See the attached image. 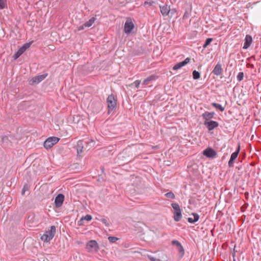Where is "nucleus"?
I'll use <instances>...</instances> for the list:
<instances>
[{
    "instance_id": "nucleus-2",
    "label": "nucleus",
    "mask_w": 261,
    "mask_h": 261,
    "mask_svg": "<svg viewBox=\"0 0 261 261\" xmlns=\"http://www.w3.org/2000/svg\"><path fill=\"white\" fill-rule=\"evenodd\" d=\"M171 206L173 209L174 220L176 222H178L180 220L182 217L181 210L180 208L179 204L177 203H172Z\"/></svg>"
},
{
    "instance_id": "nucleus-9",
    "label": "nucleus",
    "mask_w": 261,
    "mask_h": 261,
    "mask_svg": "<svg viewBox=\"0 0 261 261\" xmlns=\"http://www.w3.org/2000/svg\"><path fill=\"white\" fill-rule=\"evenodd\" d=\"M204 124L206 126L208 130H212L219 126V123L215 121L210 120L209 121H204Z\"/></svg>"
},
{
    "instance_id": "nucleus-7",
    "label": "nucleus",
    "mask_w": 261,
    "mask_h": 261,
    "mask_svg": "<svg viewBox=\"0 0 261 261\" xmlns=\"http://www.w3.org/2000/svg\"><path fill=\"white\" fill-rule=\"evenodd\" d=\"M64 195L62 194H58L55 199V206L57 208L60 207L64 202Z\"/></svg>"
},
{
    "instance_id": "nucleus-4",
    "label": "nucleus",
    "mask_w": 261,
    "mask_h": 261,
    "mask_svg": "<svg viewBox=\"0 0 261 261\" xmlns=\"http://www.w3.org/2000/svg\"><path fill=\"white\" fill-rule=\"evenodd\" d=\"M59 140L58 137H51L47 138L44 142V147L46 149L50 148L55 144L57 143Z\"/></svg>"
},
{
    "instance_id": "nucleus-28",
    "label": "nucleus",
    "mask_w": 261,
    "mask_h": 261,
    "mask_svg": "<svg viewBox=\"0 0 261 261\" xmlns=\"http://www.w3.org/2000/svg\"><path fill=\"white\" fill-rule=\"evenodd\" d=\"M177 248H178V252L181 254V256H183L184 254H185V250H184V249L183 247L181 245L180 246H179Z\"/></svg>"
},
{
    "instance_id": "nucleus-24",
    "label": "nucleus",
    "mask_w": 261,
    "mask_h": 261,
    "mask_svg": "<svg viewBox=\"0 0 261 261\" xmlns=\"http://www.w3.org/2000/svg\"><path fill=\"white\" fill-rule=\"evenodd\" d=\"M165 196L171 199H174L175 198V195L174 193L172 192H169L165 194Z\"/></svg>"
},
{
    "instance_id": "nucleus-30",
    "label": "nucleus",
    "mask_w": 261,
    "mask_h": 261,
    "mask_svg": "<svg viewBox=\"0 0 261 261\" xmlns=\"http://www.w3.org/2000/svg\"><path fill=\"white\" fill-rule=\"evenodd\" d=\"M90 141L85 142V143H87L90 147H93L94 145V141L92 139H89Z\"/></svg>"
},
{
    "instance_id": "nucleus-25",
    "label": "nucleus",
    "mask_w": 261,
    "mask_h": 261,
    "mask_svg": "<svg viewBox=\"0 0 261 261\" xmlns=\"http://www.w3.org/2000/svg\"><path fill=\"white\" fill-rule=\"evenodd\" d=\"M243 78H244V73L243 72H239V73L237 76V80L239 82H241L243 80Z\"/></svg>"
},
{
    "instance_id": "nucleus-36",
    "label": "nucleus",
    "mask_w": 261,
    "mask_h": 261,
    "mask_svg": "<svg viewBox=\"0 0 261 261\" xmlns=\"http://www.w3.org/2000/svg\"><path fill=\"white\" fill-rule=\"evenodd\" d=\"M134 84L137 88H138L140 84V81L139 80H137L134 82Z\"/></svg>"
},
{
    "instance_id": "nucleus-16",
    "label": "nucleus",
    "mask_w": 261,
    "mask_h": 261,
    "mask_svg": "<svg viewBox=\"0 0 261 261\" xmlns=\"http://www.w3.org/2000/svg\"><path fill=\"white\" fill-rule=\"evenodd\" d=\"M192 216H193L194 218L189 217L188 218V221L190 223H194L198 221L199 219V216L198 214L192 213L191 214Z\"/></svg>"
},
{
    "instance_id": "nucleus-26",
    "label": "nucleus",
    "mask_w": 261,
    "mask_h": 261,
    "mask_svg": "<svg viewBox=\"0 0 261 261\" xmlns=\"http://www.w3.org/2000/svg\"><path fill=\"white\" fill-rule=\"evenodd\" d=\"M118 239H119L118 238L115 237L110 236V237H108V240L111 243H115L116 241L118 240Z\"/></svg>"
},
{
    "instance_id": "nucleus-6",
    "label": "nucleus",
    "mask_w": 261,
    "mask_h": 261,
    "mask_svg": "<svg viewBox=\"0 0 261 261\" xmlns=\"http://www.w3.org/2000/svg\"><path fill=\"white\" fill-rule=\"evenodd\" d=\"M47 74H43L42 75H39L36 76L34 77H33L30 81V84H37L42 81L46 76Z\"/></svg>"
},
{
    "instance_id": "nucleus-34",
    "label": "nucleus",
    "mask_w": 261,
    "mask_h": 261,
    "mask_svg": "<svg viewBox=\"0 0 261 261\" xmlns=\"http://www.w3.org/2000/svg\"><path fill=\"white\" fill-rule=\"evenodd\" d=\"M101 221L106 225L107 226H110V223L108 221V220L106 219H102Z\"/></svg>"
},
{
    "instance_id": "nucleus-22",
    "label": "nucleus",
    "mask_w": 261,
    "mask_h": 261,
    "mask_svg": "<svg viewBox=\"0 0 261 261\" xmlns=\"http://www.w3.org/2000/svg\"><path fill=\"white\" fill-rule=\"evenodd\" d=\"M183 66H184V65L183 64L182 62L177 63L173 66V70H177Z\"/></svg>"
},
{
    "instance_id": "nucleus-20",
    "label": "nucleus",
    "mask_w": 261,
    "mask_h": 261,
    "mask_svg": "<svg viewBox=\"0 0 261 261\" xmlns=\"http://www.w3.org/2000/svg\"><path fill=\"white\" fill-rule=\"evenodd\" d=\"M212 105L215 108L219 109L221 112H223L224 111V108L219 103L213 102L212 103Z\"/></svg>"
},
{
    "instance_id": "nucleus-21",
    "label": "nucleus",
    "mask_w": 261,
    "mask_h": 261,
    "mask_svg": "<svg viewBox=\"0 0 261 261\" xmlns=\"http://www.w3.org/2000/svg\"><path fill=\"white\" fill-rule=\"evenodd\" d=\"M7 8V1L0 0V10L4 9Z\"/></svg>"
},
{
    "instance_id": "nucleus-38",
    "label": "nucleus",
    "mask_w": 261,
    "mask_h": 261,
    "mask_svg": "<svg viewBox=\"0 0 261 261\" xmlns=\"http://www.w3.org/2000/svg\"><path fill=\"white\" fill-rule=\"evenodd\" d=\"M84 220L83 219V218H82L77 222V224L79 225H84Z\"/></svg>"
},
{
    "instance_id": "nucleus-27",
    "label": "nucleus",
    "mask_w": 261,
    "mask_h": 261,
    "mask_svg": "<svg viewBox=\"0 0 261 261\" xmlns=\"http://www.w3.org/2000/svg\"><path fill=\"white\" fill-rule=\"evenodd\" d=\"M213 40V39L212 38H207L205 42V43L203 44V48H206L210 43L211 42H212V41Z\"/></svg>"
},
{
    "instance_id": "nucleus-23",
    "label": "nucleus",
    "mask_w": 261,
    "mask_h": 261,
    "mask_svg": "<svg viewBox=\"0 0 261 261\" xmlns=\"http://www.w3.org/2000/svg\"><path fill=\"white\" fill-rule=\"evenodd\" d=\"M200 74L198 71L195 70L193 71V77L194 80L199 79L200 78Z\"/></svg>"
},
{
    "instance_id": "nucleus-11",
    "label": "nucleus",
    "mask_w": 261,
    "mask_h": 261,
    "mask_svg": "<svg viewBox=\"0 0 261 261\" xmlns=\"http://www.w3.org/2000/svg\"><path fill=\"white\" fill-rule=\"evenodd\" d=\"M240 150V147H238V150L236 151L235 152H233L230 156V159L229 161H228V166L230 167H232L233 166V163L234 161L237 158L239 152Z\"/></svg>"
},
{
    "instance_id": "nucleus-33",
    "label": "nucleus",
    "mask_w": 261,
    "mask_h": 261,
    "mask_svg": "<svg viewBox=\"0 0 261 261\" xmlns=\"http://www.w3.org/2000/svg\"><path fill=\"white\" fill-rule=\"evenodd\" d=\"M148 258L150 261H161L160 259L156 258L150 255L148 256Z\"/></svg>"
},
{
    "instance_id": "nucleus-29",
    "label": "nucleus",
    "mask_w": 261,
    "mask_h": 261,
    "mask_svg": "<svg viewBox=\"0 0 261 261\" xmlns=\"http://www.w3.org/2000/svg\"><path fill=\"white\" fill-rule=\"evenodd\" d=\"M31 44H32V42L26 43L24 44L21 47L22 48H23L24 51H25L28 48H29L30 47Z\"/></svg>"
},
{
    "instance_id": "nucleus-10",
    "label": "nucleus",
    "mask_w": 261,
    "mask_h": 261,
    "mask_svg": "<svg viewBox=\"0 0 261 261\" xmlns=\"http://www.w3.org/2000/svg\"><path fill=\"white\" fill-rule=\"evenodd\" d=\"M222 72L223 69L222 68L221 64L219 62L214 67L213 70L212 71V73L217 76H220L222 74Z\"/></svg>"
},
{
    "instance_id": "nucleus-32",
    "label": "nucleus",
    "mask_w": 261,
    "mask_h": 261,
    "mask_svg": "<svg viewBox=\"0 0 261 261\" xmlns=\"http://www.w3.org/2000/svg\"><path fill=\"white\" fill-rule=\"evenodd\" d=\"M172 244L173 245H175V246H177V247L181 245L180 244V243L179 241H177V240H173L172 241Z\"/></svg>"
},
{
    "instance_id": "nucleus-14",
    "label": "nucleus",
    "mask_w": 261,
    "mask_h": 261,
    "mask_svg": "<svg viewBox=\"0 0 261 261\" xmlns=\"http://www.w3.org/2000/svg\"><path fill=\"white\" fill-rule=\"evenodd\" d=\"M215 113L214 112H205L202 114L203 118L204 119V121H209L210 119L213 118Z\"/></svg>"
},
{
    "instance_id": "nucleus-3",
    "label": "nucleus",
    "mask_w": 261,
    "mask_h": 261,
    "mask_svg": "<svg viewBox=\"0 0 261 261\" xmlns=\"http://www.w3.org/2000/svg\"><path fill=\"white\" fill-rule=\"evenodd\" d=\"M107 102L108 107V113L110 114L116 107L117 99L115 98L113 94L110 95L107 99Z\"/></svg>"
},
{
    "instance_id": "nucleus-19",
    "label": "nucleus",
    "mask_w": 261,
    "mask_h": 261,
    "mask_svg": "<svg viewBox=\"0 0 261 261\" xmlns=\"http://www.w3.org/2000/svg\"><path fill=\"white\" fill-rule=\"evenodd\" d=\"M155 80V76L154 75H151L145 79L143 82L144 85H148L150 81Z\"/></svg>"
},
{
    "instance_id": "nucleus-15",
    "label": "nucleus",
    "mask_w": 261,
    "mask_h": 261,
    "mask_svg": "<svg viewBox=\"0 0 261 261\" xmlns=\"http://www.w3.org/2000/svg\"><path fill=\"white\" fill-rule=\"evenodd\" d=\"M252 42V37L250 35H247L245 38V42L243 48L244 49H247L250 46Z\"/></svg>"
},
{
    "instance_id": "nucleus-37",
    "label": "nucleus",
    "mask_w": 261,
    "mask_h": 261,
    "mask_svg": "<svg viewBox=\"0 0 261 261\" xmlns=\"http://www.w3.org/2000/svg\"><path fill=\"white\" fill-rule=\"evenodd\" d=\"M21 55L17 51L14 55V58L15 59L18 58Z\"/></svg>"
},
{
    "instance_id": "nucleus-12",
    "label": "nucleus",
    "mask_w": 261,
    "mask_h": 261,
    "mask_svg": "<svg viewBox=\"0 0 261 261\" xmlns=\"http://www.w3.org/2000/svg\"><path fill=\"white\" fill-rule=\"evenodd\" d=\"M203 153L208 158H214L216 155V151L211 148L204 150Z\"/></svg>"
},
{
    "instance_id": "nucleus-8",
    "label": "nucleus",
    "mask_w": 261,
    "mask_h": 261,
    "mask_svg": "<svg viewBox=\"0 0 261 261\" xmlns=\"http://www.w3.org/2000/svg\"><path fill=\"white\" fill-rule=\"evenodd\" d=\"M134 28V25L130 19H127L124 24V31L125 33L129 34Z\"/></svg>"
},
{
    "instance_id": "nucleus-1",
    "label": "nucleus",
    "mask_w": 261,
    "mask_h": 261,
    "mask_svg": "<svg viewBox=\"0 0 261 261\" xmlns=\"http://www.w3.org/2000/svg\"><path fill=\"white\" fill-rule=\"evenodd\" d=\"M56 228L55 226H51L50 229L45 231V232L41 237L42 241L46 242L50 241L54 237Z\"/></svg>"
},
{
    "instance_id": "nucleus-5",
    "label": "nucleus",
    "mask_w": 261,
    "mask_h": 261,
    "mask_svg": "<svg viewBox=\"0 0 261 261\" xmlns=\"http://www.w3.org/2000/svg\"><path fill=\"white\" fill-rule=\"evenodd\" d=\"M99 248L97 242L95 240H91L86 244V249L88 251H97Z\"/></svg>"
},
{
    "instance_id": "nucleus-13",
    "label": "nucleus",
    "mask_w": 261,
    "mask_h": 261,
    "mask_svg": "<svg viewBox=\"0 0 261 261\" xmlns=\"http://www.w3.org/2000/svg\"><path fill=\"white\" fill-rule=\"evenodd\" d=\"M160 8L161 12L163 16H167L169 14L170 11V7L169 6H168L167 5L160 6Z\"/></svg>"
},
{
    "instance_id": "nucleus-39",
    "label": "nucleus",
    "mask_w": 261,
    "mask_h": 261,
    "mask_svg": "<svg viewBox=\"0 0 261 261\" xmlns=\"http://www.w3.org/2000/svg\"><path fill=\"white\" fill-rule=\"evenodd\" d=\"M18 51L22 55L25 51L21 47L18 50Z\"/></svg>"
},
{
    "instance_id": "nucleus-35",
    "label": "nucleus",
    "mask_w": 261,
    "mask_h": 261,
    "mask_svg": "<svg viewBox=\"0 0 261 261\" xmlns=\"http://www.w3.org/2000/svg\"><path fill=\"white\" fill-rule=\"evenodd\" d=\"M190 58H187L184 61H182V63L184 65V66H185L186 65H187L188 63H189L190 61Z\"/></svg>"
},
{
    "instance_id": "nucleus-40",
    "label": "nucleus",
    "mask_w": 261,
    "mask_h": 261,
    "mask_svg": "<svg viewBox=\"0 0 261 261\" xmlns=\"http://www.w3.org/2000/svg\"><path fill=\"white\" fill-rule=\"evenodd\" d=\"M86 28L85 26L84 25V24L81 25L80 27H79L78 30L80 31V30H84V28Z\"/></svg>"
},
{
    "instance_id": "nucleus-18",
    "label": "nucleus",
    "mask_w": 261,
    "mask_h": 261,
    "mask_svg": "<svg viewBox=\"0 0 261 261\" xmlns=\"http://www.w3.org/2000/svg\"><path fill=\"white\" fill-rule=\"evenodd\" d=\"M96 18L94 17L91 18L88 21L84 23L85 27H90L95 22Z\"/></svg>"
},
{
    "instance_id": "nucleus-17",
    "label": "nucleus",
    "mask_w": 261,
    "mask_h": 261,
    "mask_svg": "<svg viewBox=\"0 0 261 261\" xmlns=\"http://www.w3.org/2000/svg\"><path fill=\"white\" fill-rule=\"evenodd\" d=\"M84 148V142L83 141H79L77 143L76 150L79 155L82 153Z\"/></svg>"
},
{
    "instance_id": "nucleus-31",
    "label": "nucleus",
    "mask_w": 261,
    "mask_h": 261,
    "mask_svg": "<svg viewBox=\"0 0 261 261\" xmlns=\"http://www.w3.org/2000/svg\"><path fill=\"white\" fill-rule=\"evenodd\" d=\"M83 219L84 220H86L88 221H91L92 220V216L90 215H87L85 217H83Z\"/></svg>"
},
{
    "instance_id": "nucleus-41",
    "label": "nucleus",
    "mask_w": 261,
    "mask_h": 261,
    "mask_svg": "<svg viewBox=\"0 0 261 261\" xmlns=\"http://www.w3.org/2000/svg\"><path fill=\"white\" fill-rule=\"evenodd\" d=\"M27 188V185H25L23 188V189L22 190V194H24V192H25V189Z\"/></svg>"
}]
</instances>
